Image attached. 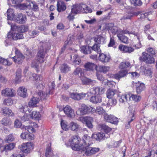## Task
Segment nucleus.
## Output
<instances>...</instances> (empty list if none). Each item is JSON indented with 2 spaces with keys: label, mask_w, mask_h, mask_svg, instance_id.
Returning <instances> with one entry per match:
<instances>
[{
  "label": "nucleus",
  "mask_w": 157,
  "mask_h": 157,
  "mask_svg": "<svg viewBox=\"0 0 157 157\" xmlns=\"http://www.w3.org/2000/svg\"><path fill=\"white\" fill-rule=\"evenodd\" d=\"M93 144L92 138L87 135H84L82 140L78 136H74L70 139L66 144L75 151H80L86 156L95 154L99 151V148L91 146Z\"/></svg>",
  "instance_id": "1"
},
{
  "label": "nucleus",
  "mask_w": 157,
  "mask_h": 157,
  "mask_svg": "<svg viewBox=\"0 0 157 157\" xmlns=\"http://www.w3.org/2000/svg\"><path fill=\"white\" fill-rule=\"evenodd\" d=\"M45 53L43 47L40 48V50L37 53L36 60H34L32 63L31 65L32 67L35 68L37 72L40 71L39 67L40 64L39 63H43L44 61Z\"/></svg>",
  "instance_id": "2"
},
{
  "label": "nucleus",
  "mask_w": 157,
  "mask_h": 157,
  "mask_svg": "<svg viewBox=\"0 0 157 157\" xmlns=\"http://www.w3.org/2000/svg\"><path fill=\"white\" fill-rule=\"evenodd\" d=\"M118 33L120 34L123 35L125 34H133L135 35V38L137 39L139 42V43L135 45V47L136 48H139L141 47V45L140 43V40L141 39V36L140 34L137 33H133L132 32H130L128 29H124L122 30L121 29H120L118 31Z\"/></svg>",
  "instance_id": "3"
},
{
  "label": "nucleus",
  "mask_w": 157,
  "mask_h": 157,
  "mask_svg": "<svg viewBox=\"0 0 157 157\" xmlns=\"http://www.w3.org/2000/svg\"><path fill=\"white\" fill-rule=\"evenodd\" d=\"M105 91V88L102 87H96L91 88L90 91L86 93L88 97L91 94L100 95L103 94Z\"/></svg>",
  "instance_id": "4"
},
{
  "label": "nucleus",
  "mask_w": 157,
  "mask_h": 157,
  "mask_svg": "<svg viewBox=\"0 0 157 157\" xmlns=\"http://www.w3.org/2000/svg\"><path fill=\"white\" fill-rule=\"evenodd\" d=\"M80 120L83 124H85L88 128L91 129L93 128L92 123L94 121V119L92 117L88 116L83 117L80 118Z\"/></svg>",
  "instance_id": "5"
},
{
  "label": "nucleus",
  "mask_w": 157,
  "mask_h": 157,
  "mask_svg": "<svg viewBox=\"0 0 157 157\" xmlns=\"http://www.w3.org/2000/svg\"><path fill=\"white\" fill-rule=\"evenodd\" d=\"M93 109L92 107L83 104L81 105V107L78 109L77 112H79L80 114L84 115L91 112Z\"/></svg>",
  "instance_id": "6"
},
{
  "label": "nucleus",
  "mask_w": 157,
  "mask_h": 157,
  "mask_svg": "<svg viewBox=\"0 0 157 157\" xmlns=\"http://www.w3.org/2000/svg\"><path fill=\"white\" fill-rule=\"evenodd\" d=\"M140 58L147 63L152 64L155 62V59L153 57L145 52H143L142 57Z\"/></svg>",
  "instance_id": "7"
},
{
  "label": "nucleus",
  "mask_w": 157,
  "mask_h": 157,
  "mask_svg": "<svg viewBox=\"0 0 157 157\" xmlns=\"http://www.w3.org/2000/svg\"><path fill=\"white\" fill-rule=\"evenodd\" d=\"M33 144L31 142L24 143L22 144L20 148L21 150L25 153H29L33 149Z\"/></svg>",
  "instance_id": "8"
},
{
  "label": "nucleus",
  "mask_w": 157,
  "mask_h": 157,
  "mask_svg": "<svg viewBox=\"0 0 157 157\" xmlns=\"http://www.w3.org/2000/svg\"><path fill=\"white\" fill-rule=\"evenodd\" d=\"M70 97L72 99L79 100L85 97L86 95V94L83 93H78L76 92L70 93L69 94Z\"/></svg>",
  "instance_id": "9"
},
{
  "label": "nucleus",
  "mask_w": 157,
  "mask_h": 157,
  "mask_svg": "<svg viewBox=\"0 0 157 157\" xmlns=\"http://www.w3.org/2000/svg\"><path fill=\"white\" fill-rule=\"evenodd\" d=\"M33 78L36 82H38V83H36V85L39 89V87L40 89H43L44 87L43 82L42 81L43 77L41 75H33Z\"/></svg>",
  "instance_id": "10"
},
{
  "label": "nucleus",
  "mask_w": 157,
  "mask_h": 157,
  "mask_svg": "<svg viewBox=\"0 0 157 157\" xmlns=\"http://www.w3.org/2000/svg\"><path fill=\"white\" fill-rule=\"evenodd\" d=\"M99 60L103 63L109 62L111 60V57L109 54H104L99 53Z\"/></svg>",
  "instance_id": "11"
},
{
  "label": "nucleus",
  "mask_w": 157,
  "mask_h": 157,
  "mask_svg": "<svg viewBox=\"0 0 157 157\" xmlns=\"http://www.w3.org/2000/svg\"><path fill=\"white\" fill-rule=\"evenodd\" d=\"M109 137V135L105 134V133L100 132L96 134H93L92 138L97 140L100 141L102 140H104L105 138H107Z\"/></svg>",
  "instance_id": "12"
},
{
  "label": "nucleus",
  "mask_w": 157,
  "mask_h": 157,
  "mask_svg": "<svg viewBox=\"0 0 157 157\" xmlns=\"http://www.w3.org/2000/svg\"><path fill=\"white\" fill-rule=\"evenodd\" d=\"M64 112L68 117H71L74 116V110L69 105H66L63 109Z\"/></svg>",
  "instance_id": "13"
},
{
  "label": "nucleus",
  "mask_w": 157,
  "mask_h": 157,
  "mask_svg": "<svg viewBox=\"0 0 157 157\" xmlns=\"http://www.w3.org/2000/svg\"><path fill=\"white\" fill-rule=\"evenodd\" d=\"M128 74V71L127 69L122 70L120 71L118 73L114 75V78L117 79L126 77Z\"/></svg>",
  "instance_id": "14"
},
{
  "label": "nucleus",
  "mask_w": 157,
  "mask_h": 157,
  "mask_svg": "<svg viewBox=\"0 0 157 157\" xmlns=\"http://www.w3.org/2000/svg\"><path fill=\"white\" fill-rule=\"evenodd\" d=\"M119 49L121 52L124 53H130L133 52L134 49L131 47H128L122 45H120L119 46Z\"/></svg>",
  "instance_id": "15"
},
{
  "label": "nucleus",
  "mask_w": 157,
  "mask_h": 157,
  "mask_svg": "<svg viewBox=\"0 0 157 157\" xmlns=\"http://www.w3.org/2000/svg\"><path fill=\"white\" fill-rule=\"evenodd\" d=\"M114 25V24L113 23L108 24V29L114 35H115L117 33V36L118 34H120V33H118V31L119 30V29H120V28H118L116 26H115Z\"/></svg>",
  "instance_id": "16"
},
{
  "label": "nucleus",
  "mask_w": 157,
  "mask_h": 157,
  "mask_svg": "<svg viewBox=\"0 0 157 157\" xmlns=\"http://www.w3.org/2000/svg\"><path fill=\"white\" fill-rule=\"evenodd\" d=\"M84 67L87 71H92L94 69L97 71V66L90 62L86 63L84 65Z\"/></svg>",
  "instance_id": "17"
},
{
  "label": "nucleus",
  "mask_w": 157,
  "mask_h": 157,
  "mask_svg": "<svg viewBox=\"0 0 157 157\" xmlns=\"http://www.w3.org/2000/svg\"><path fill=\"white\" fill-rule=\"evenodd\" d=\"M27 89L24 86L20 87L17 90L18 94L23 98L26 97L27 96Z\"/></svg>",
  "instance_id": "18"
},
{
  "label": "nucleus",
  "mask_w": 157,
  "mask_h": 157,
  "mask_svg": "<svg viewBox=\"0 0 157 157\" xmlns=\"http://www.w3.org/2000/svg\"><path fill=\"white\" fill-rule=\"evenodd\" d=\"M57 10L59 12H61L65 10L66 6L64 2L61 1L57 2Z\"/></svg>",
  "instance_id": "19"
},
{
  "label": "nucleus",
  "mask_w": 157,
  "mask_h": 157,
  "mask_svg": "<svg viewBox=\"0 0 157 157\" xmlns=\"http://www.w3.org/2000/svg\"><path fill=\"white\" fill-rule=\"evenodd\" d=\"M128 98L129 100H132L135 102H138L141 99V97L139 95L129 93Z\"/></svg>",
  "instance_id": "20"
},
{
  "label": "nucleus",
  "mask_w": 157,
  "mask_h": 157,
  "mask_svg": "<svg viewBox=\"0 0 157 157\" xmlns=\"http://www.w3.org/2000/svg\"><path fill=\"white\" fill-rule=\"evenodd\" d=\"M80 10L81 12L82 13H87L92 12V10L86 5L83 4H80Z\"/></svg>",
  "instance_id": "21"
},
{
  "label": "nucleus",
  "mask_w": 157,
  "mask_h": 157,
  "mask_svg": "<svg viewBox=\"0 0 157 157\" xmlns=\"http://www.w3.org/2000/svg\"><path fill=\"white\" fill-rule=\"evenodd\" d=\"M73 74L75 75L80 78L84 75V70L78 67L74 70Z\"/></svg>",
  "instance_id": "22"
},
{
  "label": "nucleus",
  "mask_w": 157,
  "mask_h": 157,
  "mask_svg": "<svg viewBox=\"0 0 157 157\" xmlns=\"http://www.w3.org/2000/svg\"><path fill=\"white\" fill-rule=\"evenodd\" d=\"M71 59L72 62V64L75 66L79 65L81 61L80 57L77 55H74L73 57L71 56Z\"/></svg>",
  "instance_id": "23"
},
{
  "label": "nucleus",
  "mask_w": 157,
  "mask_h": 157,
  "mask_svg": "<svg viewBox=\"0 0 157 157\" xmlns=\"http://www.w3.org/2000/svg\"><path fill=\"white\" fill-rule=\"evenodd\" d=\"M80 51L85 54L92 53L91 47L89 46H83L80 47Z\"/></svg>",
  "instance_id": "24"
},
{
  "label": "nucleus",
  "mask_w": 157,
  "mask_h": 157,
  "mask_svg": "<svg viewBox=\"0 0 157 157\" xmlns=\"http://www.w3.org/2000/svg\"><path fill=\"white\" fill-rule=\"evenodd\" d=\"M20 136L22 139H26L29 140H32L34 139V136L33 134L31 135L27 132H22Z\"/></svg>",
  "instance_id": "25"
},
{
  "label": "nucleus",
  "mask_w": 157,
  "mask_h": 157,
  "mask_svg": "<svg viewBox=\"0 0 157 157\" xmlns=\"http://www.w3.org/2000/svg\"><path fill=\"white\" fill-rule=\"evenodd\" d=\"M136 92L138 93H140L145 88L144 84L139 81L136 83Z\"/></svg>",
  "instance_id": "26"
},
{
  "label": "nucleus",
  "mask_w": 157,
  "mask_h": 157,
  "mask_svg": "<svg viewBox=\"0 0 157 157\" xmlns=\"http://www.w3.org/2000/svg\"><path fill=\"white\" fill-rule=\"evenodd\" d=\"M26 16L22 13L17 14V22L19 23L23 24L26 22Z\"/></svg>",
  "instance_id": "27"
},
{
  "label": "nucleus",
  "mask_w": 157,
  "mask_h": 157,
  "mask_svg": "<svg viewBox=\"0 0 157 157\" xmlns=\"http://www.w3.org/2000/svg\"><path fill=\"white\" fill-rule=\"evenodd\" d=\"M1 152H5L6 155H8L10 151V143L6 144L3 146L0 147Z\"/></svg>",
  "instance_id": "28"
},
{
  "label": "nucleus",
  "mask_w": 157,
  "mask_h": 157,
  "mask_svg": "<svg viewBox=\"0 0 157 157\" xmlns=\"http://www.w3.org/2000/svg\"><path fill=\"white\" fill-rule=\"evenodd\" d=\"M45 155L46 157H58L56 154L53 153L50 146H48L46 148Z\"/></svg>",
  "instance_id": "29"
},
{
  "label": "nucleus",
  "mask_w": 157,
  "mask_h": 157,
  "mask_svg": "<svg viewBox=\"0 0 157 157\" xmlns=\"http://www.w3.org/2000/svg\"><path fill=\"white\" fill-rule=\"evenodd\" d=\"M90 101L94 103H100L101 101V97L100 95L92 96L90 98Z\"/></svg>",
  "instance_id": "30"
},
{
  "label": "nucleus",
  "mask_w": 157,
  "mask_h": 157,
  "mask_svg": "<svg viewBox=\"0 0 157 157\" xmlns=\"http://www.w3.org/2000/svg\"><path fill=\"white\" fill-rule=\"evenodd\" d=\"M60 69L62 73H66L71 70V68L67 64H63L61 65Z\"/></svg>",
  "instance_id": "31"
},
{
  "label": "nucleus",
  "mask_w": 157,
  "mask_h": 157,
  "mask_svg": "<svg viewBox=\"0 0 157 157\" xmlns=\"http://www.w3.org/2000/svg\"><path fill=\"white\" fill-rule=\"evenodd\" d=\"M134 110H131L129 111V113L128 116V125H126V127L127 128H128L129 127V124L131 122L135 119L134 116Z\"/></svg>",
  "instance_id": "32"
},
{
  "label": "nucleus",
  "mask_w": 157,
  "mask_h": 157,
  "mask_svg": "<svg viewBox=\"0 0 157 157\" xmlns=\"http://www.w3.org/2000/svg\"><path fill=\"white\" fill-rule=\"evenodd\" d=\"M98 128L101 130H103L107 134L111 130V128L105 124H100L98 125Z\"/></svg>",
  "instance_id": "33"
},
{
  "label": "nucleus",
  "mask_w": 157,
  "mask_h": 157,
  "mask_svg": "<svg viewBox=\"0 0 157 157\" xmlns=\"http://www.w3.org/2000/svg\"><path fill=\"white\" fill-rule=\"evenodd\" d=\"M40 99L39 98L33 97L29 102V105L31 106H36V105L39 102Z\"/></svg>",
  "instance_id": "34"
},
{
  "label": "nucleus",
  "mask_w": 157,
  "mask_h": 157,
  "mask_svg": "<svg viewBox=\"0 0 157 157\" xmlns=\"http://www.w3.org/2000/svg\"><path fill=\"white\" fill-rule=\"evenodd\" d=\"M69 128L72 131H77L80 128L79 125L76 123L71 122L69 124Z\"/></svg>",
  "instance_id": "35"
},
{
  "label": "nucleus",
  "mask_w": 157,
  "mask_h": 157,
  "mask_svg": "<svg viewBox=\"0 0 157 157\" xmlns=\"http://www.w3.org/2000/svg\"><path fill=\"white\" fill-rule=\"evenodd\" d=\"M82 83L84 84H92L94 81L84 76L83 75L80 78Z\"/></svg>",
  "instance_id": "36"
},
{
  "label": "nucleus",
  "mask_w": 157,
  "mask_h": 157,
  "mask_svg": "<svg viewBox=\"0 0 157 157\" xmlns=\"http://www.w3.org/2000/svg\"><path fill=\"white\" fill-rule=\"evenodd\" d=\"M11 34L12 38L14 40L22 39L24 38V36L22 33L12 32L11 33Z\"/></svg>",
  "instance_id": "37"
},
{
  "label": "nucleus",
  "mask_w": 157,
  "mask_h": 157,
  "mask_svg": "<svg viewBox=\"0 0 157 157\" xmlns=\"http://www.w3.org/2000/svg\"><path fill=\"white\" fill-rule=\"evenodd\" d=\"M110 69V67L105 66H97V71L104 73H106Z\"/></svg>",
  "instance_id": "38"
},
{
  "label": "nucleus",
  "mask_w": 157,
  "mask_h": 157,
  "mask_svg": "<svg viewBox=\"0 0 157 157\" xmlns=\"http://www.w3.org/2000/svg\"><path fill=\"white\" fill-rule=\"evenodd\" d=\"M28 9L34 11H37L39 7L38 5L35 3L32 2L28 5Z\"/></svg>",
  "instance_id": "39"
},
{
  "label": "nucleus",
  "mask_w": 157,
  "mask_h": 157,
  "mask_svg": "<svg viewBox=\"0 0 157 157\" xmlns=\"http://www.w3.org/2000/svg\"><path fill=\"white\" fill-rule=\"evenodd\" d=\"M24 57L22 55V54L21 53H18V55L13 57V59L15 63H20L21 61L24 59Z\"/></svg>",
  "instance_id": "40"
},
{
  "label": "nucleus",
  "mask_w": 157,
  "mask_h": 157,
  "mask_svg": "<svg viewBox=\"0 0 157 157\" xmlns=\"http://www.w3.org/2000/svg\"><path fill=\"white\" fill-rule=\"evenodd\" d=\"M130 64L129 62H123L121 63L119 66L120 69H126L127 68L130 67Z\"/></svg>",
  "instance_id": "41"
},
{
  "label": "nucleus",
  "mask_w": 157,
  "mask_h": 157,
  "mask_svg": "<svg viewBox=\"0 0 157 157\" xmlns=\"http://www.w3.org/2000/svg\"><path fill=\"white\" fill-rule=\"evenodd\" d=\"M50 92L49 91L48 92H45L40 91L38 93V95L40 97V98L41 100H44L50 94Z\"/></svg>",
  "instance_id": "42"
},
{
  "label": "nucleus",
  "mask_w": 157,
  "mask_h": 157,
  "mask_svg": "<svg viewBox=\"0 0 157 157\" xmlns=\"http://www.w3.org/2000/svg\"><path fill=\"white\" fill-rule=\"evenodd\" d=\"M72 38H71V37L70 36L68 39V40L67 41H66L65 42V43L64 45H63V46L61 48V53H63V52L65 51L66 48V46L67 44H71L73 40L74 39H73V37L72 36Z\"/></svg>",
  "instance_id": "43"
},
{
  "label": "nucleus",
  "mask_w": 157,
  "mask_h": 157,
  "mask_svg": "<svg viewBox=\"0 0 157 157\" xmlns=\"http://www.w3.org/2000/svg\"><path fill=\"white\" fill-rule=\"evenodd\" d=\"M80 4L79 5H74L73 6L71 9V12L73 13L77 14L81 12L80 8Z\"/></svg>",
  "instance_id": "44"
},
{
  "label": "nucleus",
  "mask_w": 157,
  "mask_h": 157,
  "mask_svg": "<svg viewBox=\"0 0 157 157\" xmlns=\"http://www.w3.org/2000/svg\"><path fill=\"white\" fill-rule=\"evenodd\" d=\"M29 29V26L26 25H23L19 27L18 28V32L21 33H20L27 32Z\"/></svg>",
  "instance_id": "45"
},
{
  "label": "nucleus",
  "mask_w": 157,
  "mask_h": 157,
  "mask_svg": "<svg viewBox=\"0 0 157 157\" xmlns=\"http://www.w3.org/2000/svg\"><path fill=\"white\" fill-rule=\"evenodd\" d=\"M41 115L38 112L33 111L30 114V117L32 119L38 120L41 117Z\"/></svg>",
  "instance_id": "46"
},
{
  "label": "nucleus",
  "mask_w": 157,
  "mask_h": 157,
  "mask_svg": "<svg viewBox=\"0 0 157 157\" xmlns=\"http://www.w3.org/2000/svg\"><path fill=\"white\" fill-rule=\"evenodd\" d=\"M61 126L62 128L64 131H67L69 128L67 125V122L61 119L60 122Z\"/></svg>",
  "instance_id": "47"
},
{
  "label": "nucleus",
  "mask_w": 157,
  "mask_h": 157,
  "mask_svg": "<svg viewBox=\"0 0 157 157\" xmlns=\"http://www.w3.org/2000/svg\"><path fill=\"white\" fill-rule=\"evenodd\" d=\"M129 95V93L127 94H124L122 95L119 97V101L120 102L124 103L128 101V96Z\"/></svg>",
  "instance_id": "48"
},
{
  "label": "nucleus",
  "mask_w": 157,
  "mask_h": 157,
  "mask_svg": "<svg viewBox=\"0 0 157 157\" xmlns=\"http://www.w3.org/2000/svg\"><path fill=\"white\" fill-rule=\"evenodd\" d=\"M117 37L119 40L124 43H127L128 42V38L123 35L118 34Z\"/></svg>",
  "instance_id": "49"
},
{
  "label": "nucleus",
  "mask_w": 157,
  "mask_h": 157,
  "mask_svg": "<svg viewBox=\"0 0 157 157\" xmlns=\"http://www.w3.org/2000/svg\"><path fill=\"white\" fill-rule=\"evenodd\" d=\"M100 44H95L91 48V51H94L98 53H100L101 52V49L100 48Z\"/></svg>",
  "instance_id": "50"
},
{
  "label": "nucleus",
  "mask_w": 157,
  "mask_h": 157,
  "mask_svg": "<svg viewBox=\"0 0 157 157\" xmlns=\"http://www.w3.org/2000/svg\"><path fill=\"white\" fill-rule=\"evenodd\" d=\"M22 129L23 131H26L29 132H34V128L31 126H23L22 128Z\"/></svg>",
  "instance_id": "51"
},
{
  "label": "nucleus",
  "mask_w": 157,
  "mask_h": 157,
  "mask_svg": "<svg viewBox=\"0 0 157 157\" xmlns=\"http://www.w3.org/2000/svg\"><path fill=\"white\" fill-rule=\"evenodd\" d=\"M133 15L134 14L131 12L128 13L122 17L121 18V20L123 21L126 19H130Z\"/></svg>",
  "instance_id": "52"
},
{
  "label": "nucleus",
  "mask_w": 157,
  "mask_h": 157,
  "mask_svg": "<svg viewBox=\"0 0 157 157\" xmlns=\"http://www.w3.org/2000/svg\"><path fill=\"white\" fill-rule=\"evenodd\" d=\"M133 15L134 14L131 12L128 13L122 17L121 18V20L123 21L126 19H130Z\"/></svg>",
  "instance_id": "53"
},
{
  "label": "nucleus",
  "mask_w": 157,
  "mask_h": 157,
  "mask_svg": "<svg viewBox=\"0 0 157 157\" xmlns=\"http://www.w3.org/2000/svg\"><path fill=\"white\" fill-rule=\"evenodd\" d=\"M115 94V91L111 89H108L106 93L107 97L109 98H111Z\"/></svg>",
  "instance_id": "54"
},
{
  "label": "nucleus",
  "mask_w": 157,
  "mask_h": 157,
  "mask_svg": "<svg viewBox=\"0 0 157 157\" xmlns=\"http://www.w3.org/2000/svg\"><path fill=\"white\" fill-rule=\"evenodd\" d=\"M2 94L5 97H9L10 96V90L8 88H6L2 91Z\"/></svg>",
  "instance_id": "55"
},
{
  "label": "nucleus",
  "mask_w": 157,
  "mask_h": 157,
  "mask_svg": "<svg viewBox=\"0 0 157 157\" xmlns=\"http://www.w3.org/2000/svg\"><path fill=\"white\" fill-rule=\"evenodd\" d=\"M109 99L108 102L107 104V105L114 106L116 104L117 101L116 99L112 98Z\"/></svg>",
  "instance_id": "56"
},
{
  "label": "nucleus",
  "mask_w": 157,
  "mask_h": 157,
  "mask_svg": "<svg viewBox=\"0 0 157 157\" xmlns=\"http://www.w3.org/2000/svg\"><path fill=\"white\" fill-rule=\"evenodd\" d=\"M94 40L98 44H100L103 42L104 39L103 37L99 35L96 37L94 38Z\"/></svg>",
  "instance_id": "57"
},
{
  "label": "nucleus",
  "mask_w": 157,
  "mask_h": 157,
  "mask_svg": "<svg viewBox=\"0 0 157 157\" xmlns=\"http://www.w3.org/2000/svg\"><path fill=\"white\" fill-rule=\"evenodd\" d=\"M129 1L132 4L135 6H140L142 4L141 0H129Z\"/></svg>",
  "instance_id": "58"
},
{
  "label": "nucleus",
  "mask_w": 157,
  "mask_h": 157,
  "mask_svg": "<svg viewBox=\"0 0 157 157\" xmlns=\"http://www.w3.org/2000/svg\"><path fill=\"white\" fill-rule=\"evenodd\" d=\"M8 62L6 59H4L1 57H0V63L1 64H0V70L3 68L1 64L6 65L8 64Z\"/></svg>",
  "instance_id": "59"
},
{
  "label": "nucleus",
  "mask_w": 157,
  "mask_h": 157,
  "mask_svg": "<svg viewBox=\"0 0 157 157\" xmlns=\"http://www.w3.org/2000/svg\"><path fill=\"white\" fill-rule=\"evenodd\" d=\"M8 62L6 59H4L1 57H0V63L1 64H0V70L3 68L1 64L6 65L8 64Z\"/></svg>",
  "instance_id": "60"
},
{
  "label": "nucleus",
  "mask_w": 157,
  "mask_h": 157,
  "mask_svg": "<svg viewBox=\"0 0 157 157\" xmlns=\"http://www.w3.org/2000/svg\"><path fill=\"white\" fill-rule=\"evenodd\" d=\"M20 110L21 112L22 113H25L28 111L29 113L30 112V110L29 109L28 106L27 105L22 106V107L20 108Z\"/></svg>",
  "instance_id": "61"
},
{
  "label": "nucleus",
  "mask_w": 157,
  "mask_h": 157,
  "mask_svg": "<svg viewBox=\"0 0 157 157\" xmlns=\"http://www.w3.org/2000/svg\"><path fill=\"white\" fill-rule=\"evenodd\" d=\"M95 112L99 114H101L105 112V111L102 108L101 106H98L96 108Z\"/></svg>",
  "instance_id": "62"
},
{
  "label": "nucleus",
  "mask_w": 157,
  "mask_h": 157,
  "mask_svg": "<svg viewBox=\"0 0 157 157\" xmlns=\"http://www.w3.org/2000/svg\"><path fill=\"white\" fill-rule=\"evenodd\" d=\"M111 119L110 121H109V122L115 124H117L118 122V119L115 116L112 115Z\"/></svg>",
  "instance_id": "63"
},
{
  "label": "nucleus",
  "mask_w": 157,
  "mask_h": 157,
  "mask_svg": "<svg viewBox=\"0 0 157 157\" xmlns=\"http://www.w3.org/2000/svg\"><path fill=\"white\" fill-rule=\"evenodd\" d=\"M11 13V14H10V20L14 21H17V15H15L14 13L13 12V10L10 9V13Z\"/></svg>",
  "instance_id": "64"
}]
</instances>
